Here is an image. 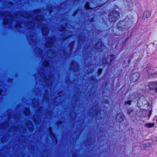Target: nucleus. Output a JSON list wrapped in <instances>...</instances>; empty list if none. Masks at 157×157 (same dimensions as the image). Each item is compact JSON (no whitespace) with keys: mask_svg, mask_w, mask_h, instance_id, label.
<instances>
[{"mask_svg":"<svg viewBox=\"0 0 157 157\" xmlns=\"http://www.w3.org/2000/svg\"><path fill=\"white\" fill-rule=\"evenodd\" d=\"M109 18L110 21L113 22L116 21L119 18V13L116 10H113L110 13L109 15Z\"/></svg>","mask_w":157,"mask_h":157,"instance_id":"f257e3e1","label":"nucleus"},{"mask_svg":"<svg viewBox=\"0 0 157 157\" xmlns=\"http://www.w3.org/2000/svg\"><path fill=\"white\" fill-rule=\"evenodd\" d=\"M149 90L155 93L157 92V82H151L148 86Z\"/></svg>","mask_w":157,"mask_h":157,"instance_id":"f03ea898","label":"nucleus"},{"mask_svg":"<svg viewBox=\"0 0 157 157\" xmlns=\"http://www.w3.org/2000/svg\"><path fill=\"white\" fill-rule=\"evenodd\" d=\"M130 21L127 19H125L124 21H121L118 24V26H119L121 25L122 28L126 29V26H129V24L130 23Z\"/></svg>","mask_w":157,"mask_h":157,"instance_id":"7ed1b4c3","label":"nucleus"},{"mask_svg":"<svg viewBox=\"0 0 157 157\" xmlns=\"http://www.w3.org/2000/svg\"><path fill=\"white\" fill-rule=\"evenodd\" d=\"M140 76V74L139 72L135 73L131 76L130 79L132 82H135L138 79Z\"/></svg>","mask_w":157,"mask_h":157,"instance_id":"20e7f679","label":"nucleus"},{"mask_svg":"<svg viewBox=\"0 0 157 157\" xmlns=\"http://www.w3.org/2000/svg\"><path fill=\"white\" fill-rule=\"evenodd\" d=\"M124 119V116L121 113H118L116 116V120L117 122H121L123 121Z\"/></svg>","mask_w":157,"mask_h":157,"instance_id":"39448f33","label":"nucleus"},{"mask_svg":"<svg viewBox=\"0 0 157 157\" xmlns=\"http://www.w3.org/2000/svg\"><path fill=\"white\" fill-rule=\"evenodd\" d=\"M151 15V13L148 11H145L143 17L144 19H147L149 18Z\"/></svg>","mask_w":157,"mask_h":157,"instance_id":"423d86ee","label":"nucleus"},{"mask_svg":"<svg viewBox=\"0 0 157 157\" xmlns=\"http://www.w3.org/2000/svg\"><path fill=\"white\" fill-rule=\"evenodd\" d=\"M42 33L44 35H47L48 32V30L46 28H42Z\"/></svg>","mask_w":157,"mask_h":157,"instance_id":"0eeeda50","label":"nucleus"},{"mask_svg":"<svg viewBox=\"0 0 157 157\" xmlns=\"http://www.w3.org/2000/svg\"><path fill=\"white\" fill-rule=\"evenodd\" d=\"M151 146V144L148 143L144 144L142 145V148L144 149H147L150 147Z\"/></svg>","mask_w":157,"mask_h":157,"instance_id":"6e6552de","label":"nucleus"},{"mask_svg":"<svg viewBox=\"0 0 157 157\" xmlns=\"http://www.w3.org/2000/svg\"><path fill=\"white\" fill-rule=\"evenodd\" d=\"M154 124L153 123H148L145 124L144 126L145 127L149 128L154 126Z\"/></svg>","mask_w":157,"mask_h":157,"instance_id":"1a4fd4ad","label":"nucleus"},{"mask_svg":"<svg viewBox=\"0 0 157 157\" xmlns=\"http://www.w3.org/2000/svg\"><path fill=\"white\" fill-rule=\"evenodd\" d=\"M53 39L52 38H50L48 39V43L46 44V46L47 47H50L51 46L50 45V44H52L53 43Z\"/></svg>","mask_w":157,"mask_h":157,"instance_id":"9d476101","label":"nucleus"},{"mask_svg":"<svg viewBox=\"0 0 157 157\" xmlns=\"http://www.w3.org/2000/svg\"><path fill=\"white\" fill-rule=\"evenodd\" d=\"M131 102L132 101L130 100H128L125 101V105H130L131 104Z\"/></svg>","mask_w":157,"mask_h":157,"instance_id":"9b49d317","label":"nucleus"},{"mask_svg":"<svg viewBox=\"0 0 157 157\" xmlns=\"http://www.w3.org/2000/svg\"><path fill=\"white\" fill-rule=\"evenodd\" d=\"M151 112L152 111L151 110L148 111L146 112V113H147V116H148L149 117H150V116L151 113Z\"/></svg>","mask_w":157,"mask_h":157,"instance_id":"f8f14e48","label":"nucleus"},{"mask_svg":"<svg viewBox=\"0 0 157 157\" xmlns=\"http://www.w3.org/2000/svg\"><path fill=\"white\" fill-rule=\"evenodd\" d=\"M85 8L86 9L88 10V9H89L90 7H89V4L87 2L86 3L85 6Z\"/></svg>","mask_w":157,"mask_h":157,"instance_id":"ddd939ff","label":"nucleus"},{"mask_svg":"<svg viewBox=\"0 0 157 157\" xmlns=\"http://www.w3.org/2000/svg\"><path fill=\"white\" fill-rule=\"evenodd\" d=\"M157 76V75L155 73H153L151 75L150 77L151 78L155 77Z\"/></svg>","mask_w":157,"mask_h":157,"instance_id":"4468645a","label":"nucleus"},{"mask_svg":"<svg viewBox=\"0 0 157 157\" xmlns=\"http://www.w3.org/2000/svg\"><path fill=\"white\" fill-rule=\"evenodd\" d=\"M114 56L113 55H112L110 56V61H108L107 62V63H109L110 62V61L114 59Z\"/></svg>","mask_w":157,"mask_h":157,"instance_id":"2eb2a0df","label":"nucleus"},{"mask_svg":"<svg viewBox=\"0 0 157 157\" xmlns=\"http://www.w3.org/2000/svg\"><path fill=\"white\" fill-rule=\"evenodd\" d=\"M132 111V110L131 109H129L127 110V113L130 114Z\"/></svg>","mask_w":157,"mask_h":157,"instance_id":"dca6fc26","label":"nucleus"},{"mask_svg":"<svg viewBox=\"0 0 157 157\" xmlns=\"http://www.w3.org/2000/svg\"><path fill=\"white\" fill-rule=\"evenodd\" d=\"M43 64L45 66L47 67L48 66V63L47 61H45L43 63Z\"/></svg>","mask_w":157,"mask_h":157,"instance_id":"f3484780","label":"nucleus"},{"mask_svg":"<svg viewBox=\"0 0 157 157\" xmlns=\"http://www.w3.org/2000/svg\"><path fill=\"white\" fill-rule=\"evenodd\" d=\"M153 141L155 142H156L155 143V144H157V137H155L154 138Z\"/></svg>","mask_w":157,"mask_h":157,"instance_id":"a211bd4d","label":"nucleus"},{"mask_svg":"<svg viewBox=\"0 0 157 157\" xmlns=\"http://www.w3.org/2000/svg\"><path fill=\"white\" fill-rule=\"evenodd\" d=\"M149 70V68H145V69H144V71H148V70Z\"/></svg>","mask_w":157,"mask_h":157,"instance_id":"6ab92c4d","label":"nucleus"},{"mask_svg":"<svg viewBox=\"0 0 157 157\" xmlns=\"http://www.w3.org/2000/svg\"><path fill=\"white\" fill-rule=\"evenodd\" d=\"M101 71H102V70L101 69H100L99 70H98V72L99 73V74H100L101 73Z\"/></svg>","mask_w":157,"mask_h":157,"instance_id":"aec40b11","label":"nucleus"},{"mask_svg":"<svg viewBox=\"0 0 157 157\" xmlns=\"http://www.w3.org/2000/svg\"><path fill=\"white\" fill-rule=\"evenodd\" d=\"M4 24L6 25L7 24V23L6 22V21L5 19H4Z\"/></svg>","mask_w":157,"mask_h":157,"instance_id":"412c9836","label":"nucleus"},{"mask_svg":"<svg viewBox=\"0 0 157 157\" xmlns=\"http://www.w3.org/2000/svg\"><path fill=\"white\" fill-rule=\"evenodd\" d=\"M50 133H51V134H52V131H51V128H50Z\"/></svg>","mask_w":157,"mask_h":157,"instance_id":"4be33fe9","label":"nucleus"},{"mask_svg":"<svg viewBox=\"0 0 157 157\" xmlns=\"http://www.w3.org/2000/svg\"><path fill=\"white\" fill-rule=\"evenodd\" d=\"M100 45H101V47H102V46L101 45V43H100Z\"/></svg>","mask_w":157,"mask_h":157,"instance_id":"5701e85b","label":"nucleus"},{"mask_svg":"<svg viewBox=\"0 0 157 157\" xmlns=\"http://www.w3.org/2000/svg\"><path fill=\"white\" fill-rule=\"evenodd\" d=\"M1 91L0 90V94H1Z\"/></svg>","mask_w":157,"mask_h":157,"instance_id":"b1692460","label":"nucleus"},{"mask_svg":"<svg viewBox=\"0 0 157 157\" xmlns=\"http://www.w3.org/2000/svg\"><path fill=\"white\" fill-rule=\"evenodd\" d=\"M156 121L157 122V119H156Z\"/></svg>","mask_w":157,"mask_h":157,"instance_id":"393cba45","label":"nucleus"}]
</instances>
